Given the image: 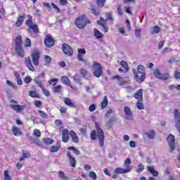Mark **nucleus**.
I'll list each match as a JSON object with an SVG mask.
<instances>
[{
    "label": "nucleus",
    "mask_w": 180,
    "mask_h": 180,
    "mask_svg": "<svg viewBox=\"0 0 180 180\" xmlns=\"http://www.w3.org/2000/svg\"><path fill=\"white\" fill-rule=\"evenodd\" d=\"M95 127L96 130H92L90 133L91 140H96V137H98L100 147H103L105 146V132L98 122H95Z\"/></svg>",
    "instance_id": "1"
},
{
    "label": "nucleus",
    "mask_w": 180,
    "mask_h": 180,
    "mask_svg": "<svg viewBox=\"0 0 180 180\" xmlns=\"http://www.w3.org/2000/svg\"><path fill=\"white\" fill-rule=\"evenodd\" d=\"M132 72L134 74V78L136 82L141 84L143 82L144 79H146V68L144 65H139L137 67V70L133 69Z\"/></svg>",
    "instance_id": "2"
},
{
    "label": "nucleus",
    "mask_w": 180,
    "mask_h": 180,
    "mask_svg": "<svg viewBox=\"0 0 180 180\" xmlns=\"http://www.w3.org/2000/svg\"><path fill=\"white\" fill-rule=\"evenodd\" d=\"M23 44V39H22V36L18 35L15 39V51L18 56V57H21L23 58L25 57V50H23V47L22 46Z\"/></svg>",
    "instance_id": "3"
},
{
    "label": "nucleus",
    "mask_w": 180,
    "mask_h": 180,
    "mask_svg": "<svg viewBox=\"0 0 180 180\" xmlns=\"http://www.w3.org/2000/svg\"><path fill=\"white\" fill-rule=\"evenodd\" d=\"M91 21L86 18V15H82L78 17L75 20V25L78 27V29H84L86 25H90Z\"/></svg>",
    "instance_id": "4"
},
{
    "label": "nucleus",
    "mask_w": 180,
    "mask_h": 180,
    "mask_svg": "<svg viewBox=\"0 0 180 180\" xmlns=\"http://www.w3.org/2000/svg\"><path fill=\"white\" fill-rule=\"evenodd\" d=\"M93 75L96 78H101L103 75V68L102 65L96 61H94L92 65Z\"/></svg>",
    "instance_id": "5"
},
{
    "label": "nucleus",
    "mask_w": 180,
    "mask_h": 180,
    "mask_svg": "<svg viewBox=\"0 0 180 180\" xmlns=\"http://www.w3.org/2000/svg\"><path fill=\"white\" fill-rule=\"evenodd\" d=\"M153 75H155V78H158V79H161L162 81H167V79H169L171 78L169 73H161L160 69H155L153 72Z\"/></svg>",
    "instance_id": "6"
},
{
    "label": "nucleus",
    "mask_w": 180,
    "mask_h": 180,
    "mask_svg": "<svg viewBox=\"0 0 180 180\" xmlns=\"http://www.w3.org/2000/svg\"><path fill=\"white\" fill-rule=\"evenodd\" d=\"M44 44L46 47H48V49H51V47L56 44V41L51 37V34H48L45 37Z\"/></svg>",
    "instance_id": "7"
},
{
    "label": "nucleus",
    "mask_w": 180,
    "mask_h": 180,
    "mask_svg": "<svg viewBox=\"0 0 180 180\" xmlns=\"http://www.w3.org/2000/svg\"><path fill=\"white\" fill-rule=\"evenodd\" d=\"M62 50L65 54V56H68L69 57H71V56L74 55V50L72 49V47L69 46L68 44H63L62 45Z\"/></svg>",
    "instance_id": "8"
},
{
    "label": "nucleus",
    "mask_w": 180,
    "mask_h": 180,
    "mask_svg": "<svg viewBox=\"0 0 180 180\" xmlns=\"http://www.w3.org/2000/svg\"><path fill=\"white\" fill-rule=\"evenodd\" d=\"M31 58L35 67H39V65H40V52L39 51L33 52L31 54Z\"/></svg>",
    "instance_id": "9"
},
{
    "label": "nucleus",
    "mask_w": 180,
    "mask_h": 180,
    "mask_svg": "<svg viewBox=\"0 0 180 180\" xmlns=\"http://www.w3.org/2000/svg\"><path fill=\"white\" fill-rule=\"evenodd\" d=\"M171 153L175 150V136L169 134L167 139Z\"/></svg>",
    "instance_id": "10"
},
{
    "label": "nucleus",
    "mask_w": 180,
    "mask_h": 180,
    "mask_svg": "<svg viewBox=\"0 0 180 180\" xmlns=\"http://www.w3.org/2000/svg\"><path fill=\"white\" fill-rule=\"evenodd\" d=\"M66 155L68 157V159L69 160L70 167H72V168H75V167H77V160L75 159V158L72 156V154L70 151H67Z\"/></svg>",
    "instance_id": "11"
},
{
    "label": "nucleus",
    "mask_w": 180,
    "mask_h": 180,
    "mask_svg": "<svg viewBox=\"0 0 180 180\" xmlns=\"http://www.w3.org/2000/svg\"><path fill=\"white\" fill-rule=\"evenodd\" d=\"M174 120L176 122V129L180 133V113L178 109L174 110Z\"/></svg>",
    "instance_id": "12"
},
{
    "label": "nucleus",
    "mask_w": 180,
    "mask_h": 180,
    "mask_svg": "<svg viewBox=\"0 0 180 180\" xmlns=\"http://www.w3.org/2000/svg\"><path fill=\"white\" fill-rule=\"evenodd\" d=\"M11 109L14 110V112H17V113H21L22 110H25L26 109V105H18V104H11Z\"/></svg>",
    "instance_id": "13"
},
{
    "label": "nucleus",
    "mask_w": 180,
    "mask_h": 180,
    "mask_svg": "<svg viewBox=\"0 0 180 180\" xmlns=\"http://www.w3.org/2000/svg\"><path fill=\"white\" fill-rule=\"evenodd\" d=\"M147 169L150 174L153 176H150L148 178V180H155V178L154 176H158V171H156L155 169H154V166H148L147 167Z\"/></svg>",
    "instance_id": "14"
},
{
    "label": "nucleus",
    "mask_w": 180,
    "mask_h": 180,
    "mask_svg": "<svg viewBox=\"0 0 180 180\" xmlns=\"http://www.w3.org/2000/svg\"><path fill=\"white\" fill-rule=\"evenodd\" d=\"M25 64L26 67L30 70V71H32V72H34L36 71V69L34 68V66H33V63H32V59L30 57H27L25 58Z\"/></svg>",
    "instance_id": "15"
},
{
    "label": "nucleus",
    "mask_w": 180,
    "mask_h": 180,
    "mask_svg": "<svg viewBox=\"0 0 180 180\" xmlns=\"http://www.w3.org/2000/svg\"><path fill=\"white\" fill-rule=\"evenodd\" d=\"M68 140H70V131L68 129H64L62 130V141L68 143Z\"/></svg>",
    "instance_id": "16"
},
{
    "label": "nucleus",
    "mask_w": 180,
    "mask_h": 180,
    "mask_svg": "<svg viewBox=\"0 0 180 180\" xmlns=\"http://www.w3.org/2000/svg\"><path fill=\"white\" fill-rule=\"evenodd\" d=\"M77 53V60L79 61H82V63H85V59H84V57H82L84 56V54H86V51L85 49H79Z\"/></svg>",
    "instance_id": "17"
},
{
    "label": "nucleus",
    "mask_w": 180,
    "mask_h": 180,
    "mask_svg": "<svg viewBox=\"0 0 180 180\" xmlns=\"http://www.w3.org/2000/svg\"><path fill=\"white\" fill-rule=\"evenodd\" d=\"M131 171V167H128L126 169H123L122 167H117L114 170L115 174H127V172H130Z\"/></svg>",
    "instance_id": "18"
},
{
    "label": "nucleus",
    "mask_w": 180,
    "mask_h": 180,
    "mask_svg": "<svg viewBox=\"0 0 180 180\" xmlns=\"http://www.w3.org/2000/svg\"><path fill=\"white\" fill-rule=\"evenodd\" d=\"M63 102L66 106H68L69 108H77V105L75 103L72 102L71 98L65 97L63 100Z\"/></svg>",
    "instance_id": "19"
},
{
    "label": "nucleus",
    "mask_w": 180,
    "mask_h": 180,
    "mask_svg": "<svg viewBox=\"0 0 180 180\" xmlns=\"http://www.w3.org/2000/svg\"><path fill=\"white\" fill-rule=\"evenodd\" d=\"M25 14L22 15H18L17 18V20L15 21V25L16 27H20L22 25H23V22H25Z\"/></svg>",
    "instance_id": "20"
},
{
    "label": "nucleus",
    "mask_w": 180,
    "mask_h": 180,
    "mask_svg": "<svg viewBox=\"0 0 180 180\" xmlns=\"http://www.w3.org/2000/svg\"><path fill=\"white\" fill-rule=\"evenodd\" d=\"M124 112L125 113V116L127 119H129V120H131L133 119V112H131V110L127 106H125L124 108Z\"/></svg>",
    "instance_id": "21"
},
{
    "label": "nucleus",
    "mask_w": 180,
    "mask_h": 180,
    "mask_svg": "<svg viewBox=\"0 0 180 180\" xmlns=\"http://www.w3.org/2000/svg\"><path fill=\"white\" fill-rule=\"evenodd\" d=\"M70 136L73 143H79V138H78V135H77V133H75V131L71 130L70 131Z\"/></svg>",
    "instance_id": "22"
},
{
    "label": "nucleus",
    "mask_w": 180,
    "mask_h": 180,
    "mask_svg": "<svg viewBox=\"0 0 180 180\" xmlns=\"http://www.w3.org/2000/svg\"><path fill=\"white\" fill-rule=\"evenodd\" d=\"M134 98L137 101H143V89H140L134 94Z\"/></svg>",
    "instance_id": "23"
},
{
    "label": "nucleus",
    "mask_w": 180,
    "mask_h": 180,
    "mask_svg": "<svg viewBox=\"0 0 180 180\" xmlns=\"http://www.w3.org/2000/svg\"><path fill=\"white\" fill-rule=\"evenodd\" d=\"M60 81L62 84H64V85H67V86H71V81L70 80V78L67 76H62L60 77Z\"/></svg>",
    "instance_id": "24"
},
{
    "label": "nucleus",
    "mask_w": 180,
    "mask_h": 180,
    "mask_svg": "<svg viewBox=\"0 0 180 180\" xmlns=\"http://www.w3.org/2000/svg\"><path fill=\"white\" fill-rule=\"evenodd\" d=\"M32 30L34 34H39L40 33V30L39 29V25L34 24L32 26L28 28V32Z\"/></svg>",
    "instance_id": "25"
},
{
    "label": "nucleus",
    "mask_w": 180,
    "mask_h": 180,
    "mask_svg": "<svg viewBox=\"0 0 180 180\" xmlns=\"http://www.w3.org/2000/svg\"><path fill=\"white\" fill-rule=\"evenodd\" d=\"M56 83L53 84V86H54L52 89L53 94H61V92H63V86L58 85L56 86Z\"/></svg>",
    "instance_id": "26"
},
{
    "label": "nucleus",
    "mask_w": 180,
    "mask_h": 180,
    "mask_svg": "<svg viewBox=\"0 0 180 180\" xmlns=\"http://www.w3.org/2000/svg\"><path fill=\"white\" fill-rule=\"evenodd\" d=\"M14 136H22V131L18 127L13 125L11 129Z\"/></svg>",
    "instance_id": "27"
},
{
    "label": "nucleus",
    "mask_w": 180,
    "mask_h": 180,
    "mask_svg": "<svg viewBox=\"0 0 180 180\" xmlns=\"http://www.w3.org/2000/svg\"><path fill=\"white\" fill-rule=\"evenodd\" d=\"M90 11L94 16H99L101 15V11L98 8H96L94 5L91 6Z\"/></svg>",
    "instance_id": "28"
},
{
    "label": "nucleus",
    "mask_w": 180,
    "mask_h": 180,
    "mask_svg": "<svg viewBox=\"0 0 180 180\" xmlns=\"http://www.w3.org/2000/svg\"><path fill=\"white\" fill-rule=\"evenodd\" d=\"M109 103V100L108 99V96L103 97V101L101 102V109H105L108 107Z\"/></svg>",
    "instance_id": "29"
},
{
    "label": "nucleus",
    "mask_w": 180,
    "mask_h": 180,
    "mask_svg": "<svg viewBox=\"0 0 180 180\" xmlns=\"http://www.w3.org/2000/svg\"><path fill=\"white\" fill-rule=\"evenodd\" d=\"M28 20L25 21V25L27 26L30 29L31 26H33L34 24H33V16L28 15Z\"/></svg>",
    "instance_id": "30"
},
{
    "label": "nucleus",
    "mask_w": 180,
    "mask_h": 180,
    "mask_svg": "<svg viewBox=\"0 0 180 180\" xmlns=\"http://www.w3.org/2000/svg\"><path fill=\"white\" fill-rule=\"evenodd\" d=\"M28 94L31 98H37V99H40V95H39V93H37L36 91L30 90Z\"/></svg>",
    "instance_id": "31"
},
{
    "label": "nucleus",
    "mask_w": 180,
    "mask_h": 180,
    "mask_svg": "<svg viewBox=\"0 0 180 180\" xmlns=\"http://www.w3.org/2000/svg\"><path fill=\"white\" fill-rule=\"evenodd\" d=\"M115 122H116V119H115L114 117L110 118L107 122H105L106 127L112 129L113 123H115Z\"/></svg>",
    "instance_id": "32"
},
{
    "label": "nucleus",
    "mask_w": 180,
    "mask_h": 180,
    "mask_svg": "<svg viewBox=\"0 0 180 180\" xmlns=\"http://www.w3.org/2000/svg\"><path fill=\"white\" fill-rule=\"evenodd\" d=\"M94 34L95 37H96V39H102L103 37V34H102V32H101L96 28L94 30Z\"/></svg>",
    "instance_id": "33"
},
{
    "label": "nucleus",
    "mask_w": 180,
    "mask_h": 180,
    "mask_svg": "<svg viewBox=\"0 0 180 180\" xmlns=\"http://www.w3.org/2000/svg\"><path fill=\"white\" fill-rule=\"evenodd\" d=\"M42 141L43 143L46 146H50V144H53V143H54V140H53L51 138H44Z\"/></svg>",
    "instance_id": "34"
},
{
    "label": "nucleus",
    "mask_w": 180,
    "mask_h": 180,
    "mask_svg": "<svg viewBox=\"0 0 180 180\" xmlns=\"http://www.w3.org/2000/svg\"><path fill=\"white\" fill-rule=\"evenodd\" d=\"M120 65L122 66L123 68H124L125 70V72H129V64H127V62L124 61V60H122L120 63Z\"/></svg>",
    "instance_id": "35"
},
{
    "label": "nucleus",
    "mask_w": 180,
    "mask_h": 180,
    "mask_svg": "<svg viewBox=\"0 0 180 180\" xmlns=\"http://www.w3.org/2000/svg\"><path fill=\"white\" fill-rule=\"evenodd\" d=\"M22 155L20 158V161H23L25 158H29L30 157V153L26 152L25 150L22 151Z\"/></svg>",
    "instance_id": "36"
},
{
    "label": "nucleus",
    "mask_w": 180,
    "mask_h": 180,
    "mask_svg": "<svg viewBox=\"0 0 180 180\" xmlns=\"http://www.w3.org/2000/svg\"><path fill=\"white\" fill-rule=\"evenodd\" d=\"M96 4L98 8H103L106 4V0H96Z\"/></svg>",
    "instance_id": "37"
},
{
    "label": "nucleus",
    "mask_w": 180,
    "mask_h": 180,
    "mask_svg": "<svg viewBox=\"0 0 180 180\" xmlns=\"http://www.w3.org/2000/svg\"><path fill=\"white\" fill-rule=\"evenodd\" d=\"M160 32H161V28H160V27L157 25L153 27L151 31L152 34H157L160 33Z\"/></svg>",
    "instance_id": "38"
},
{
    "label": "nucleus",
    "mask_w": 180,
    "mask_h": 180,
    "mask_svg": "<svg viewBox=\"0 0 180 180\" xmlns=\"http://www.w3.org/2000/svg\"><path fill=\"white\" fill-rule=\"evenodd\" d=\"M68 150L73 151L74 154H75L76 155H81V151H79V150L75 148V147H74V146L68 147Z\"/></svg>",
    "instance_id": "39"
},
{
    "label": "nucleus",
    "mask_w": 180,
    "mask_h": 180,
    "mask_svg": "<svg viewBox=\"0 0 180 180\" xmlns=\"http://www.w3.org/2000/svg\"><path fill=\"white\" fill-rule=\"evenodd\" d=\"M58 176L62 180H70V177L65 176V173H64V172L59 171Z\"/></svg>",
    "instance_id": "40"
},
{
    "label": "nucleus",
    "mask_w": 180,
    "mask_h": 180,
    "mask_svg": "<svg viewBox=\"0 0 180 180\" xmlns=\"http://www.w3.org/2000/svg\"><path fill=\"white\" fill-rule=\"evenodd\" d=\"M38 113L40 117H42V119H47L49 117V115H47V113L43 110H38Z\"/></svg>",
    "instance_id": "41"
},
{
    "label": "nucleus",
    "mask_w": 180,
    "mask_h": 180,
    "mask_svg": "<svg viewBox=\"0 0 180 180\" xmlns=\"http://www.w3.org/2000/svg\"><path fill=\"white\" fill-rule=\"evenodd\" d=\"M136 105V108L139 109V110H143V109H144V104L143 103V101H137Z\"/></svg>",
    "instance_id": "42"
},
{
    "label": "nucleus",
    "mask_w": 180,
    "mask_h": 180,
    "mask_svg": "<svg viewBox=\"0 0 180 180\" xmlns=\"http://www.w3.org/2000/svg\"><path fill=\"white\" fill-rule=\"evenodd\" d=\"M24 43H25L24 46L25 48L32 47V40H30V39H29L27 37L25 38Z\"/></svg>",
    "instance_id": "43"
},
{
    "label": "nucleus",
    "mask_w": 180,
    "mask_h": 180,
    "mask_svg": "<svg viewBox=\"0 0 180 180\" xmlns=\"http://www.w3.org/2000/svg\"><path fill=\"white\" fill-rule=\"evenodd\" d=\"M60 147L61 146L60 145H58V146H52L50 148V152L51 153H57V151H58V150H60Z\"/></svg>",
    "instance_id": "44"
},
{
    "label": "nucleus",
    "mask_w": 180,
    "mask_h": 180,
    "mask_svg": "<svg viewBox=\"0 0 180 180\" xmlns=\"http://www.w3.org/2000/svg\"><path fill=\"white\" fill-rule=\"evenodd\" d=\"M45 65H49L51 63V58L49 55H44Z\"/></svg>",
    "instance_id": "45"
},
{
    "label": "nucleus",
    "mask_w": 180,
    "mask_h": 180,
    "mask_svg": "<svg viewBox=\"0 0 180 180\" xmlns=\"http://www.w3.org/2000/svg\"><path fill=\"white\" fill-rule=\"evenodd\" d=\"M146 136H148V137L150 139H153L155 137V131L154 130H150L149 131V133H147L146 134Z\"/></svg>",
    "instance_id": "46"
},
{
    "label": "nucleus",
    "mask_w": 180,
    "mask_h": 180,
    "mask_svg": "<svg viewBox=\"0 0 180 180\" xmlns=\"http://www.w3.org/2000/svg\"><path fill=\"white\" fill-rule=\"evenodd\" d=\"M35 84H38V86L39 88H43V82H41V80L40 79V77H38L37 78H35L34 79Z\"/></svg>",
    "instance_id": "47"
},
{
    "label": "nucleus",
    "mask_w": 180,
    "mask_h": 180,
    "mask_svg": "<svg viewBox=\"0 0 180 180\" xmlns=\"http://www.w3.org/2000/svg\"><path fill=\"white\" fill-rule=\"evenodd\" d=\"M89 178H91L93 180H96L98 179V176H96V173L94 171H91L89 174Z\"/></svg>",
    "instance_id": "48"
},
{
    "label": "nucleus",
    "mask_w": 180,
    "mask_h": 180,
    "mask_svg": "<svg viewBox=\"0 0 180 180\" xmlns=\"http://www.w3.org/2000/svg\"><path fill=\"white\" fill-rule=\"evenodd\" d=\"M4 180H12V177L9 175V171L5 170L4 172Z\"/></svg>",
    "instance_id": "49"
},
{
    "label": "nucleus",
    "mask_w": 180,
    "mask_h": 180,
    "mask_svg": "<svg viewBox=\"0 0 180 180\" xmlns=\"http://www.w3.org/2000/svg\"><path fill=\"white\" fill-rule=\"evenodd\" d=\"M173 77L175 78V79H180V71L176 70L174 72Z\"/></svg>",
    "instance_id": "50"
},
{
    "label": "nucleus",
    "mask_w": 180,
    "mask_h": 180,
    "mask_svg": "<svg viewBox=\"0 0 180 180\" xmlns=\"http://www.w3.org/2000/svg\"><path fill=\"white\" fill-rule=\"evenodd\" d=\"M97 23L100 26H103L106 24V20H104L103 18L101 17L99 20H97Z\"/></svg>",
    "instance_id": "51"
},
{
    "label": "nucleus",
    "mask_w": 180,
    "mask_h": 180,
    "mask_svg": "<svg viewBox=\"0 0 180 180\" xmlns=\"http://www.w3.org/2000/svg\"><path fill=\"white\" fill-rule=\"evenodd\" d=\"M106 20H110V22H113V16L112 15V13H106Z\"/></svg>",
    "instance_id": "52"
},
{
    "label": "nucleus",
    "mask_w": 180,
    "mask_h": 180,
    "mask_svg": "<svg viewBox=\"0 0 180 180\" xmlns=\"http://www.w3.org/2000/svg\"><path fill=\"white\" fill-rule=\"evenodd\" d=\"M34 136H35V137L39 139V137H41V132L39 129H35L34 130Z\"/></svg>",
    "instance_id": "53"
},
{
    "label": "nucleus",
    "mask_w": 180,
    "mask_h": 180,
    "mask_svg": "<svg viewBox=\"0 0 180 180\" xmlns=\"http://www.w3.org/2000/svg\"><path fill=\"white\" fill-rule=\"evenodd\" d=\"M143 171H144V165H143L142 163H140L138 165V169H136V172H138L139 174H140V172H143Z\"/></svg>",
    "instance_id": "54"
},
{
    "label": "nucleus",
    "mask_w": 180,
    "mask_h": 180,
    "mask_svg": "<svg viewBox=\"0 0 180 180\" xmlns=\"http://www.w3.org/2000/svg\"><path fill=\"white\" fill-rule=\"evenodd\" d=\"M124 11H125L127 13H128L129 15H133V13L131 12V8L130 6H125V7L124 8Z\"/></svg>",
    "instance_id": "55"
},
{
    "label": "nucleus",
    "mask_w": 180,
    "mask_h": 180,
    "mask_svg": "<svg viewBox=\"0 0 180 180\" xmlns=\"http://www.w3.org/2000/svg\"><path fill=\"white\" fill-rule=\"evenodd\" d=\"M51 5L52 8L58 12V13H61V10L60 9V8H58V6H57V5H56V4L51 3Z\"/></svg>",
    "instance_id": "56"
},
{
    "label": "nucleus",
    "mask_w": 180,
    "mask_h": 180,
    "mask_svg": "<svg viewBox=\"0 0 180 180\" xmlns=\"http://www.w3.org/2000/svg\"><path fill=\"white\" fill-rule=\"evenodd\" d=\"M68 108L65 106H61L59 109V112H60L61 115H64V113H67V110Z\"/></svg>",
    "instance_id": "57"
},
{
    "label": "nucleus",
    "mask_w": 180,
    "mask_h": 180,
    "mask_svg": "<svg viewBox=\"0 0 180 180\" xmlns=\"http://www.w3.org/2000/svg\"><path fill=\"white\" fill-rule=\"evenodd\" d=\"M80 75H82V77H86L88 75V70L84 68L81 69Z\"/></svg>",
    "instance_id": "58"
},
{
    "label": "nucleus",
    "mask_w": 180,
    "mask_h": 180,
    "mask_svg": "<svg viewBox=\"0 0 180 180\" xmlns=\"http://www.w3.org/2000/svg\"><path fill=\"white\" fill-rule=\"evenodd\" d=\"M44 95H45V96H50V91L46 89H44V87L42 86V88H41Z\"/></svg>",
    "instance_id": "59"
},
{
    "label": "nucleus",
    "mask_w": 180,
    "mask_h": 180,
    "mask_svg": "<svg viewBox=\"0 0 180 180\" xmlns=\"http://www.w3.org/2000/svg\"><path fill=\"white\" fill-rule=\"evenodd\" d=\"M25 84H30L32 82V77L30 76H27L24 79Z\"/></svg>",
    "instance_id": "60"
},
{
    "label": "nucleus",
    "mask_w": 180,
    "mask_h": 180,
    "mask_svg": "<svg viewBox=\"0 0 180 180\" xmlns=\"http://www.w3.org/2000/svg\"><path fill=\"white\" fill-rule=\"evenodd\" d=\"M34 143L37 146H39V147H43V143L37 139L34 141Z\"/></svg>",
    "instance_id": "61"
},
{
    "label": "nucleus",
    "mask_w": 180,
    "mask_h": 180,
    "mask_svg": "<svg viewBox=\"0 0 180 180\" xmlns=\"http://www.w3.org/2000/svg\"><path fill=\"white\" fill-rule=\"evenodd\" d=\"M117 13L120 16H122L123 10H122V5H119L117 7Z\"/></svg>",
    "instance_id": "62"
},
{
    "label": "nucleus",
    "mask_w": 180,
    "mask_h": 180,
    "mask_svg": "<svg viewBox=\"0 0 180 180\" xmlns=\"http://www.w3.org/2000/svg\"><path fill=\"white\" fill-rule=\"evenodd\" d=\"M61 124H63V120H55V126H56V127H60Z\"/></svg>",
    "instance_id": "63"
},
{
    "label": "nucleus",
    "mask_w": 180,
    "mask_h": 180,
    "mask_svg": "<svg viewBox=\"0 0 180 180\" xmlns=\"http://www.w3.org/2000/svg\"><path fill=\"white\" fill-rule=\"evenodd\" d=\"M130 164H131V160H130V158H127L125 160V162H124V167H129V165H130Z\"/></svg>",
    "instance_id": "64"
}]
</instances>
